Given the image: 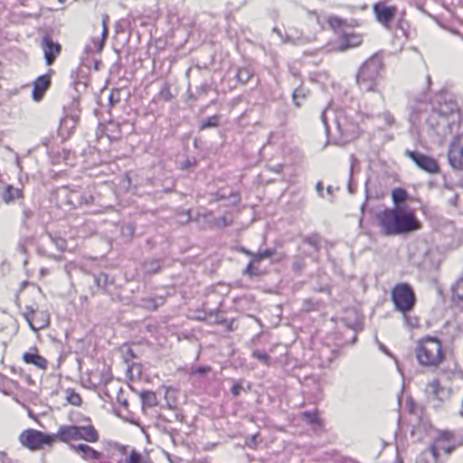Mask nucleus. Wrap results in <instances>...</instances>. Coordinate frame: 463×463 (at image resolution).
<instances>
[{
	"mask_svg": "<svg viewBox=\"0 0 463 463\" xmlns=\"http://www.w3.org/2000/svg\"><path fill=\"white\" fill-rule=\"evenodd\" d=\"M382 232L386 236L400 235L420 229V223L412 211L395 206L378 214Z\"/></svg>",
	"mask_w": 463,
	"mask_h": 463,
	"instance_id": "1",
	"label": "nucleus"
},
{
	"mask_svg": "<svg viewBox=\"0 0 463 463\" xmlns=\"http://www.w3.org/2000/svg\"><path fill=\"white\" fill-rule=\"evenodd\" d=\"M415 355L418 363L425 367H437L445 358L442 344L434 336L420 339L415 348Z\"/></svg>",
	"mask_w": 463,
	"mask_h": 463,
	"instance_id": "2",
	"label": "nucleus"
},
{
	"mask_svg": "<svg viewBox=\"0 0 463 463\" xmlns=\"http://www.w3.org/2000/svg\"><path fill=\"white\" fill-rule=\"evenodd\" d=\"M382 69L383 61L379 56L373 55L366 60L361 66L356 77L360 89L364 91L373 90Z\"/></svg>",
	"mask_w": 463,
	"mask_h": 463,
	"instance_id": "3",
	"label": "nucleus"
},
{
	"mask_svg": "<svg viewBox=\"0 0 463 463\" xmlns=\"http://www.w3.org/2000/svg\"><path fill=\"white\" fill-rule=\"evenodd\" d=\"M55 437L66 443L80 439L87 442H97L99 439L98 430L92 425H63L59 428Z\"/></svg>",
	"mask_w": 463,
	"mask_h": 463,
	"instance_id": "4",
	"label": "nucleus"
},
{
	"mask_svg": "<svg viewBox=\"0 0 463 463\" xmlns=\"http://www.w3.org/2000/svg\"><path fill=\"white\" fill-rule=\"evenodd\" d=\"M392 300L395 308L406 317L415 305V295L409 284L400 283L392 290Z\"/></svg>",
	"mask_w": 463,
	"mask_h": 463,
	"instance_id": "5",
	"label": "nucleus"
},
{
	"mask_svg": "<svg viewBox=\"0 0 463 463\" xmlns=\"http://www.w3.org/2000/svg\"><path fill=\"white\" fill-rule=\"evenodd\" d=\"M55 438V435L52 436L40 430L29 429L20 434L19 440L24 447L31 450H37L43 449V445L51 446Z\"/></svg>",
	"mask_w": 463,
	"mask_h": 463,
	"instance_id": "6",
	"label": "nucleus"
},
{
	"mask_svg": "<svg viewBox=\"0 0 463 463\" xmlns=\"http://www.w3.org/2000/svg\"><path fill=\"white\" fill-rule=\"evenodd\" d=\"M453 435L448 431L440 432L429 448L435 454L442 458V453L448 457L455 449Z\"/></svg>",
	"mask_w": 463,
	"mask_h": 463,
	"instance_id": "7",
	"label": "nucleus"
},
{
	"mask_svg": "<svg viewBox=\"0 0 463 463\" xmlns=\"http://www.w3.org/2000/svg\"><path fill=\"white\" fill-rule=\"evenodd\" d=\"M335 124L342 137L349 141L358 137L359 127L351 120L345 112H339L335 116Z\"/></svg>",
	"mask_w": 463,
	"mask_h": 463,
	"instance_id": "8",
	"label": "nucleus"
},
{
	"mask_svg": "<svg viewBox=\"0 0 463 463\" xmlns=\"http://www.w3.org/2000/svg\"><path fill=\"white\" fill-rule=\"evenodd\" d=\"M448 159L455 170H463V133L453 138L448 151Z\"/></svg>",
	"mask_w": 463,
	"mask_h": 463,
	"instance_id": "9",
	"label": "nucleus"
},
{
	"mask_svg": "<svg viewBox=\"0 0 463 463\" xmlns=\"http://www.w3.org/2000/svg\"><path fill=\"white\" fill-rule=\"evenodd\" d=\"M23 316L34 332L49 325V314L45 311L34 310L33 307L27 306Z\"/></svg>",
	"mask_w": 463,
	"mask_h": 463,
	"instance_id": "10",
	"label": "nucleus"
},
{
	"mask_svg": "<svg viewBox=\"0 0 463 463\" xmlns=\"http://www.w3.org/2000/svg\"><path fill=\"white\" fill-rule=\"evenodd\" d=\"M405 155L411 158L419 168L430 174H435L439 171V165L432 157L411 150H406Z\"/></svg>",
	"mask_w": 463,
	"mask_h": 463,
	"instance_id": "11",
	"label": "nucleus"
},
{
	"mask_svg": "<svg viewBox=\"0 0 463 463\" xmlns=\"http://www.w3.org/2000/svg\"><path fill=\"white\" fill-rule=\"evenodd\" d=\"M373 12L376 16V20L384 27L389 28L397 9L395 6L388 5L384 2H378L373 5Z\"/></svg>",
	"mask_w": 463,
	"mask_h": 463,
	"instance_id": "12",
	"label": "nucleus"
},
{
	"mask_svg": "<svg viewBox=\"0 0 463 463\" xmlns=\"http://www.w3.org/2000/svg\"><path fill=\"white\" fill-rule=\"evenodd\" d=\"M42 48L47 65H52L61 52V46L55 43L50 36H44L42 40Z\"/></svg>",
	"mask_w": 463,
	"mask_h": 463,
	"instance_id": "13",
	"label": "nucleus"
},
{
	"mask_svg": "<svg viewBox=\"0 0 463 463\" xmlns=\"http://www.w3.org/2000/svg\"><path fill=\"white\" fill-rule=\"evenodd\" d=\"M51 86V76L44 74L39 76L33 83V99L35 101H40L45 91Z\"/></svg>",
	"mask_w": 463,
	"mask_h": 463,
	"instance_id": "14",
	"label": "nucleus"
},
{
	"mask_svg": "<svg viewBox=\"0 0 463 463\" xmlns=\"http://www.w3.org/2000/svg\"><path fill=\"white\" fill-rule=\"evenodd\" d=\"M23 360L24 363L33 364L42 370H45L48 365L47 360L36 353H24L23 354Z\"/></svg>",
	"mask_w": 463,
	"mask_h": 463,
	"instance_id": "15",
	"label": "nucleus"
},
{
	"mask_svg": "<svg viewBox=\"0 0 463 463\" xmlns=\"http://www.w3.org/2000/svg\"><path fill=\"white\" fill-rule=\"evenodd\" d=\"M71 448L80 453L81 457L85 459L92 458V459H99L101 457V453L93 449L89 445L86 444H79V445H71Z\"/></svg>",
	"mask_w": 463,
	"mask_h": 463,
	"instance_id": "16",
	"label": "nucleus"
},
{
	"mask_svg": "<svg viewBox=\"0 0 463 463\" xmlns=\"http://www.w3.org/2000/svg\"><path fill=\"white\" fill-rule=\"evenodd\" d=\"M444 458L438 457L435 452L427 449L416 459V463H442Z\"/></svg>",
	"mask_w": 463,
	"mask_h": 463,
	"instance_id": "17",
	"label": "nucleus"
},
{
	"mask_svg": "<svg viewBox=\"0 0 463 463\" xmlns=\"http://www.w3.org/2000/svg\"><path fill=\"white\" fill-rule=\"evenodd\" d=\"M109 15L108 14H103L102 15V33H101V39L99 41H98V42L93 41L95 48H96V51L98 52H100L103 50V46H104L105 41H106V39L108 37V33H109L108 24H109Z\"/></svg>",
	"mask_w": 463,
	"mask_h": 463,
	"instance_id": "18",
	"label": "nucleus"
},
{
	"mask_svg": "<svg viewBox=\"0 0 463 463\" xmlns=\"http://www.w3.org/2000/svg\"><path fill=\"white\" fill-rule=\"evenodd\" d=\"M362 43V36L359 34L350 33L345 34L343 37V43L341 50H345L351 47H356Z\"/></svg>",
	"mask_w": 463,
	"mask_h": 463,
	"instance_id": "19",
	"label": "nucleus"
},
{
	"mask_svg": "<svg viewBox=\"0 0 463 463\" xmlns=\"http://www.w3.org/2000/svg\"><path fill=\"white\" fill-rule=\"evenodd\" d=\"M21 196L22 191L18 188L13 187L12 185H6L2 193V199L6 203L13 202L15 198H20Z\"/></svg>",
	"mask_w": 463,
	"mask_h": 463,
	"instance_id": "20",
	"label": "nucleus"
},
{
	"mask_svg": "<svg viewBox=\"0 0 463 463\" xmlns=\"http://www.w3.org/2000/svg\"><path fill=\"white\" fill-rule=\"evenodd\" d=\"M126 463H154L148 457L142 455L136 449H132L126 458Z\"/></svg>",
	"mask_w": 463,
	"mask_h": 463,
	"instance_id": "21",
	"label": "nucleus"
},
{
	"mask_svg": "<svg viewBox=\"0 0 463 463\" xmlns=\"http://www.w3.org/2000/svg\"><path fill=\"white\" fill-rule=\"evenodd\" d=\"M140 398L143 403V406L147 407H155L157 404V398L154 392L152 391H146L140 392Z\"/></svg>",
	"mask_w": 463,
	"mask_h": 463,
	"instance_id": "22",
	"label": "nucleus"
},
{
	"mask_svg": "<svg viewBox=\"0 0 463 463\" xmlns=\"http://www.w3.org/2000/svg\"><path fill=\"white\" fill-rule=\"evenodd\" d=\"M308 93V90L303 87H298L294 90V92L292 93V99L297 108H299L301 106V100L306 99Z\"/></svg>",
	"mask_w": 463,
	"mask_h": 463,
	"instance_id": "23",
	"label": "nucleus"
},
{
	"mask_svg": "<svg viewBox=\"0 0 463 463\" xmlns=\"http://www.w3.org/2000/svg\"><path fill=\"white\" fill-rule=\"evenodd\" d=\"M242 252L250 256L252 258V262H258L261 260L268 259L274 254V250H264L262 252H259V253H252L250 250H242Z\"/></svg>",
	"mask_w": 463,
	"mask_h": 463,
	"instance_id": "24",
	"label": "nucleus"
},
{
	"mask_svg": "<svg viewBox=\"0 0 463 463\" xmlns=\"http://www.w3.org/2000/svg\"><path fill=\"white\" fill-rule=\"evenodd\" d=\"M77 118L72 116H66L61 120V131L70 130L76 128Z\"/></svg>",
	"mask_w": 463,
	"mask_h": 463,
	"instance_id": "25",
	"label": "nucleus"
},
{
	"mask_svg": "<svg viewBox=\"0 0 463 463\" xmlns=\"http://www.w3.org/2000/svg\"><path fill=\"white\" fill-rule=\"evenodd\" d=\"M66 400L73 406H80L82 402L80 395L72 389L66 390Z\"/></svg>",
	"mask_w": 463,
	"mask_h": 463,
	"instance_id": "26",
	"label": "nucleus"
},
{
	"mask_svg": "<svg viewBox=\"0 0 463 463\" xmlns=\"http://www.w3.org/2000/svg\"><path fill=\"white\" fill-rule=\"evenodd\" d=\"M407 192L402 188H396L392 193V198L396 206H398L399 203L404 202L407 199Z\"/></svg>",
	"mask_w": 463,
	"mask_h": 463,
	"instance_id": "27",
	"label": "nucleus"
},
{
	"mask_svg": "<svg viewBox=\"0 0 463 463\" xmlns=\"http://www.w3.org/2000/svg\"><path fill=\"white\" fill-rule=\"evenodd\" d=\"M106 131L108 133V137L110 138V139H118V137H119V134H120V130H119V126L118 124L113 122V121H110L107 128H106Z\"/></svg>",
	"mask_w": 463,
	"mask_h": 463,
	"instance_id": "28",
	"label": "nucleus"
},
{
	"mask_svg": "<svg viewBox=\"0 0 463 463\" xmlns=\"http://www.w3.org/2000/svg\"><path fill=\"white\" fill-rule=\"evenodd\" d=\"M252 76V72L248 68H240L237 71L236 78L241 83H246Z\"/></svg>",
	"mask_w": 463,
	"mask_h": 463,
	"instance_id": "29",
	"label": "nucleus"
},
{
	"mask_svg": "<svg viewBox=\"0 0 463 463\" xmlns=\"http://www.w3.org/2000/svg\"><path fill=\"white\" fill-rule=\"evenodd\" d=\"M160 262L157 260H151L144 264L145 272L148 274L157 272L160 269Z\"/></svg>",
	"mask_w": 463,
	"mask_h": 463,
	"instance_id": "30",
	"label": "nucleus"
},
{
	"mask_svg": "<svg viewBox=\"0 0 463 463\" xmlns=\"http://www.w3.org/2000/svg\"><path fill=\"white\" fill-rule=\"evenodd\" d=\"M439 390L440 385L439 381L436 379L430 382L426 387V392L437 398H439Z\"/></svg>",
	"mask_w": 463,
	"mask_h": 463,
	"instance_id": "31",
	"label": "nucleus"
},
{
	"mask_svg": "<svg viewBox=\"0 0 463 463\" xmlns=\"http://www.w3.org/2000/svg\"><path fill=\"white\" fill-rule=\"evenodd\" d=\"M252 356L258 359L260 363L264 364L265 365H269L270 357L265 351L255 350L252 352Z\"/></svg>",
	"mask_w": 463,
	"mask_h": 463,
	"instance_id": "32",
	"label": "nucleus"
},
{
	"mask_svg": "<svg viewBox=\"0 0 463 463\" xmlns=\"http://www.w3.org/2000/svg\"><path fill=\"white\" fill-rule=\"evenodd\" d=\"M453 296L463 300V278L459 279L452 287Z\"/></svg>",
	"mask_w": 463,
	"mask_h": 463,
	"instance_id": "33",
	"label": "nucleus"
},
{
	"mask_svg": "<svg viewBox=\"0 0 463 463\" xmlns=\"http://www.w3.org/2000/svg\"><path fill=\"white\" fill-rule=\"evenodd\" d=\"M232 218L230 213H226L222 218L214 220V225H216L218 227H225V226L232 224Z\"/></svg>",
	"mask_w": 463,
	"mask_h": 463,
	"instance_id": "34",
	"label": "nucleus"
},
{
	"mask_svg": "<svg viewBox=\"0 0 463 463\" xmlns=\"http://www.w3.org/2000/svg\"><path fill=\"white\" fill-rule=\"evenodd\" d=\"M303 418L310 424L318 423V414L317 411H305L302 413Z\"/></svg>",
	"mask_w": 463,
	"mask_h": 463,
	"instance_id": "35",
	"label": "nucleus"
},
{
	"mask_svg": "<svg viewBox=\"0 0 463 463\" xmlns=\"http://www.w3.org/2000/svg\"><path fill=\"white\" fill-rule=\"evenodd\" d=\"M218 122H219V118L217 116L210 117L209 118H207L206 120H204L202 123L201 128L204 129L207 128L217 127Z\"/></svg>",
	"mask_w": 463,
	"mask_h": 463,
	"instance_id": "36",
	"label": "nucleus"
},
{
	"mask_svg": "<svg viewBox=\"0 0 463 463\" xmlns=\"http://www.w3.org/2000/svg\"><path fill=\"white\" fill-rule=\"evenodd\" d=\"M327 23L329 26L334 30L339 29L343 24V21L337 16H330L327 20Z\"/></svg>",
	"mask_w": 463,
	"mask_h": 463,
	"instance_id": "37",
	"label": "nucleus"
},
{
	"mask_svg": "<svg viewBox=\"0 0 463 463\" xmlns=\"http://www.w3.org/2000/svg\"><path fill=\"white\" fill-rule=\"evenodd\" d=\"M94 202V196L92 194H85L80 197L79 203L84 205H90Z\"/></svg>",
	"mask_w": 463,
	"mask_h": 463,
	"instance_id": "38",
	"label": "nucleus"
},
{
	"mask_svg": "<svg viewBox=\"0 0 463 463\" xmlns=\"http://www.w3.org/2000/svg\"><path fill=\"white\" fill-rule=\"evenodd\" d=\"M304 241L317 249V245H318L319 239H318L317 235H312L310 237L305 238Z\"/></svg>",
	"mask_w": 463,
	"mask_h": 463,
	"instance_id": "39",
	"label": "nucleus"
},
{
	"mask_svg": "<svg viewBox=\"0 0 463 463\" xmlns=\"http://www.w3.org/2000/svg\"><path fill=\"white\" fill-rule=\"evenodd\" d=\"M331 111L330 108L327 107L326 109H325L321 114H320V119L321 121L323 122L324 126L326 128H327V122H326V114Z\"/></svg>",
	"mask_w": 463,
	"mask_h": 463,
	"instance_id": "40",
	"label": "nucleus"
},
{
	"mask_svg": "<svg viewBox=\"0 0 463 463\" xmlns=\"http://www.w3.org/2000/svg\"><path fill=\"white\" fill-rule=\"evenodd\" d=\"M383 119L388 126H392L395 122L393 116L390 113H384Z\"/></svg>",
	"mask_w": 463,
	"mask_h": 463,
	"instance_id": "41",
	"label": "nucleus"
},
{
	"mask_svg": "<svg viewBox=\"0 0 463 463\" xmlns=\"http://www.w3.org/2000/svg\"><path fill=\"white\" fill-rule=\"evenodd\" d=\"M243 387L241 385V384H234L232 387V393L234 395V396H239L241 394V392L242 391Z\"/></svg>",
	"mask_w": 463,
	"mask_h": 463,
	"instance_id": "42",
	"label": "nucleus"
},
{
	"mask_svg": "<svg viewBox=\"0 0 463 463\" xmlns=\"http://www.w3.org/2000/svg\"><path fill=\"white\" fill-rule=\"evenodd\" d=\"M145 307L147 308L156 309L158 307V304H156V300L151 298V299L146 300Z\"/></svg>",
	"mask_w": 463,
	"mask_h": 463,
	"instance_id": "43",
	"label": "nucleus"
},
{
	"mask_svg": "<svg viewBox=\"0 0 463 463\" xmlns=\"http://www.w3.org/2000/svg\"><path fill=\"white\" fill-rule=\"evenodd\" d=\"M95 281H96L97 286L100 287V286H102V284H106L107 276L101 275L99 277H96Z\"/></svg>",
	"mask_w": 463,
	"mask_h": 463,
	"instance_id": "44",
	"label": "nucleus"
},
{
	"mask_svg": "<svg viewBox=\"0 0 463 463\" xmlns=\"http://www.w3.org/2000/svg\"><path fill=\"white\" fill-rule=\"evenodd\" d=\"M253 263L252 260L249 263V265L247 266V269H246V272L249 274V275H254L255 272L253 271Z\"/></svg>",
	"mask_w": 463,
	"mask_h": 463,
	"instance_id": "45",
	"label": "nucleus"
},
{
	"mask_svg": "<svg viewBox=\"0 0 463 463\" xmlns=\"http://www.w3.org/2000/svg\"><path fill=\"white\" fill-rule=\"evenodd\" d=\"M207 370L208 369L206 367H198V368L193 370V373H194V374L195 373L203 374V373H206Z\"/></svg>",
	"mask_w": 463,
	"mask_h": 463,
	"instance_id": "46",
	"label": "nucleus"
},
{
	"mask_svg": "<svg viewBox=\"0 0 463 463\" xmlns=\"http://www.w3.org/2000/svg\"><path fill=\"white\" fill-rule=\"evenodd\" d=\"M302 266H303V263L301 261H296L293 264V267H294L295 270H300Z\"/></svg>",
	"mask_w": 463,
	"mask_h": 463,
	"instance_id": "47",
	"label": "nucleus"
},
{
	"mask_svg": "<svg viewBox=\"0 0 463 463\" xmlns=\"http://www.w3.org/2000/svg\"><path fill=\"white\" fill-rule=\"evenodd\" d=\"M316 189L317 191V193L322 195V191H323V184H322V182H318L316 185Z\"/></svg>",
	"mask_w": 463,
	"mask_h": 463,
	"instance_id": "48",
	"label": "nucleus"
},
{
	"mask_svg": "<svg viewBox=\"0 0 463 463\" xmlns=\"http://www.w3.org/2000/svg\"><path fill=\"white\" fill-rule=\"evenodd\" d=\"M125 228H126V230H127L129 233H133V232H134V228L132 227V225L128 224V225H127Z\"/></svg>",
	"mask_w": 463,
	"mask_h": 463,
	"instance_id": "49",
	"label": "nucleus"
},
{
	"mask_svg": "<svg viewBox=\"0 0 463 463\" xmlns=\"http://www.w3.org/2000/svg\"><path fill=\"white\" fill-rule=\"evenodd\" d=\"M118 450L123 454H127V448L125 446H119Z\"/></svg>",
	"mask_w": 463,
	"mask_h": 463,
	"instance_id": "50",
	"label": "nucleus"
},
{
	"mask_svg": "<svg viewBox=\"0 0 463 463\" xmlns=\"http://www.w3.org/2000/svg\"><path fill=\"white\" fill-rule=\"evenodd\" d=\"M226 327L229 331H232V324L231 322L227 323Z\"/></svg>",
	"mask_w": 463,
	"mask_h": 463,
	"instance_id": "51",
	"label": "nucleus"
},
{
	"mask_svg": "<svg viewBox=\"0 0 463 463\" xmlns=\"http://www.w3.org/2000/svg\"><path fill=\"white\" fill-rule=\"evenodd\" d=\"M379 346H380L381 350H383L384 353H386V349L382 344H379Z\"/></svg>",
	"mask_w": 463,
	"mask_h": 463,
	"instance_id": "52",
	"label": "nucleus"
},
{
	"mask_svg": "<svg viewBox=\"0 0 463 463\" xmlns=\"http://www.w3.org/2000/svg\"><path fill=\"white\" fill-rule=\"evenodd\" d=\"M186 214H187L186 222H189V221L191 220V217H190V213H189V212H188Z\"/></svg>",
	"mask_w": 463,
	"mask_h": 463,
	"instance_id": "53",
	"label": "nucleus"
},
{
	"mask_svg": "<svg viewBox=\"0 0 463 463\" xmlns=\"http://www.w3.org/2000/svg\"><path fill=\"white\" fill-rule=\"evenodd\" d=\"M122 405H123V406H125V407H127V406H128V402H127V401H124V402H122Z\"/></svg>",
	"mask_w": 463,
	"mask_h": 463,
	"instance_id": "54",
	"label": "nucleus"
},
{
	"mask_svg": "<svg viewBox=\"0 0 463 463\" xmlns=\"http://www.w3.org/2000/svg\"><path fill=\"white\" fill-rule=\"evenodd\" d=\"M396 463H402V459H401V458H397V459H396Z\"/></svg>",
	"mask_w": 463,
	"mask_h": 463,
	"instance_id": "55",
	"label": "nucleus"
},
{
	"mask_svg": "<svg viewBox=\"0 0 463 463\" xmlns=\"http://www.w3.org/2000/svg\"><path fill=\"white\" fill-rule=\"evenodd\" d=\"M109 100H110V103L112 104L113 103L112 96H110Z\"/></svg>",
	"mask_w": 463,
	"mask_h": 463,
	"instance_id": "56",
	"label": "nucleus"
},
{
	"mask_svg": "<svg viewBox=\"0 0 463 463\" xmlns=\"http://www.w3.org/2000/svg\"><path fill=\"white\" fill-rule=\"evenodd\" d=\"M327 192L331 193V187L330 186L327 187Z\"/></svg>",
	"mask_w": 463,
	"mask_h": 463,
	"instance_id": "57",
	"label": "nucleus"
},
{
	"mask_svg": "<svg viewBox=\"0 0 463 463\" xmlns=\"http://www.w3.org/2000/svg\"><path fill=\"white\" fill-rule=\"evenodd\" d=\"M190 165L189 161L186 162L184 167L188 166Z\"/></svg>",
	"mask_w": 463,
	"mask_h": 463,
	"instance_id": "58",
	"label": "nucleus"
},
{
	"mask_svg": "<svg viewBox=\"0 0 463 463\" xmlns=\"http://www.w3.org/2000/svg\"><path fill=\"white\" fill-rule=\"evenodd\" d=\"M280 168H281V165H279L276 171L279 172L280 170Z\"/></svg>",
	"mask_w": 463,
	"mask_h": 463,
	"instance_id": "59",
	"label": "nucleus"
},
{
	"mask_svg": "<svg viewBox=\"0 0 463 463\" xmlns=\"http://www.w3.org/2000/svg\"><path fill=\"white\" fill-rule=\"evenodd\" d=\"M427 80H428V82L430 81V76L427 77Z\"/></svg>",
	"mask_w": 463,
	"mask_h": 463,
	"instance_id": "60",
	"label": "nucleus"
},
{
	"mask_svg": "<svg viewBox=\"0 0 463 463\" xmlns=\"http://www.w3.org/2000/svg\"><path fill=\"white\" fill-rule=\"evenodd\" d=\"M60 3H64L66 0H58Z\"/></svg>",
	"mask_w": 463,
	"mask_h": 463,
	"instance_id": "61",
	"label": "nucleus"
}]
</instances>
